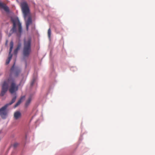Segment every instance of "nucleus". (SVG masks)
Wrapping results in <instances>:
<instances>
[{"mask_svg":"<svg viewBox=\"0 0 155 155\" xmlns=\"http://www.w3.org/2000/svg\"><path fill=\"white\" fill-rule=\"evenodd\" d=\"M31 98L30 97L28 98V100L27 101L25 104V106L26 107H27L30 104L31 101Z\"/></svg>","mask_w":155,"mask_h":155,"instance_id":"9d476101","label":"nucleus"},{"mask_svg":"<svg viewBox=\"0 0 155 155\" xmlns=\"http://www.w3.org/2000/svg\"><path fill=\"white\" fill-rule=\"evenodd\" d=\"M25 97H21L20 99L18 100V102L15 104L14 106V108H15L17 107L18 105H19L21 102V100L24 98Z\"/></svg>","mask_w":155,"mask_h":155,"instance_id":"1a4fd4ad","label":"nucleus"},{"mask_svg":"<svg viewBox=\"0 0 155 155\" xmlns=\"http://www.w3.org/2000/svg\"><path fill=\"white\" fill-rule=\"evenodd\" d=\"M14 116L15 120H18L21 117V114L19 111H16L14 113Z\"/></svg>","mask_w":155,"mask_h":155,"instance_id":"0eeeda50","label":"nucleus"},{"mask_svg":"<svg viewBox=\"0 0 155 155\" xmlns=\"http://www.w3.org/2000/svg\"><path fill=\"white\" fill-rule=\"evenodd\" d=\"M19 50L18 49H17V48H16L14 51V54L15 55H17V54L18 53V50Z\"/></svg>","mask_w":155,"mask_h":155,"instance_id":"f8f14e48","label":"nucleus"},{"mask_svg":"<svg viewBox=\"0 0 155 155\" xmlns=\"http://www.w3.org/2000/svg\"><path fill=\"white\" fill-rule=\"evenodd\" d=\"M16 98V96L15 95L10 103L6 104L0 109V115L2 118L4 119L6 118L7 114V112L6 110V109L9 106L11 105L15 101Z\"/></svg>","mask_w":155,"mask_h":155,"instance_id":"39448f33","label":"nucleus"},{"mask_svg":"<svg viewBox=\"0 0 155 155\" xmlns=\"http://www.w3.org/2000/svg\"><path fill=\"white\" fill-rule=\"evenodd\" d=\"M7 42H8V41H7H7H6V44H7Z\"/></svg>","mask_w":155,"mask_h":155,"instance_id":"f3484780","label":"nucleus"},{"mask_svg":"<svg viewBox=\"0 0 155 155\" xmlns=\"http://www.w3.org/2000/svg\"><path fill=\"white\" fill-rule=\"evenodd\" d=\"M21 72L20 69L15 68L14 65L11 67L9 77L6 81H5L2 84L0 96H3L7 91L8 84H10L9 91L11 94L15 93L18 90V85L16 84L14 78L17 77Z\"/></svg>","mask_w":155,"mask_h":155,"instance_id":"f257e3e1","label":"nucleus"},{"mask_svg":"<svg viewBox=\"0 0 155 155\" xmlns=\"http://www.w3.org/2000/svg\"><path fill=\"white\" fill-rule=\"evenodd\" d=\"M21 44L19 43L18 45L16 48H17V49H18L19 50L21 47Z\"/></svg>","mask_w":155,"mask_h":155,"instance_id":"ddd939ff","label":"nucleus"},{"mask_svg":"<svg viewBox=\"0 0 155 155\" xmlns=\"http://www.w3.org/2000/svg\"><path fill=\"white\" fill-rule=\"evenodd\" d=\"M21 10L25 19L28 17V18L26 22V25H29L32 23V19L30 15V10L28 4L26 2H23L20 4Z\"/></svg>","mask_w":155,"mask_h":155,"instance_id":"7ed1b4c3","label":"nucleus"},{"mask_svg":"<svg viewBox=\"0 0 155 155\" xmlns=\"http://www.w3.org/2000/svg\"><path fill=\"white\" fill-rule=\"evenodd\" d=\"M34 82V80H33V81H32V82L31 83V85H32Z\"/></svg>","mask_w":155,"mask_h":155,"instance_id":"dca6fc26","label":"nucleus"},{"mask_svg":"<svg viewBox=\"0 0 155 155\" xmlns=\"http://www.w3.org/2000/svg\"><path fill=\"white\" fill-rule=\"evenodd\" d=\"M18 143H15L13 144V147L14 148H15L18 146Z\"/></svg>","mask_w":155,"mask_h":155,"instance_id":"4468645a","label":"nucleus"},{"mask_svg":"<svg viewBox=\"0 0 155 155\" xmlns=\"http://www.w3.org/2000/svg\"><path fill=\"white\" fill-rule=\"evenodd\" d=\"M13 45L14 44L13 41H11L10 42V48L9 49L8 56L6 62V64H8L9 63L12 57V55L11 53V52L13 48Z\"/></svg>","mask_w":155,"mask_h":155,"instance_id":"423d86ee","label":"nucleus"},{"mask_svg":"<svg viewBox=\"0 0 155 155\" xmlns=\"http://www.w3.org/2000/svg\"><path fill=\"white\" fill-rule=\"evenodd\" d=\"M11 19L13 24V26L10 31L9 35H11L12 34L15 33H16L18 37H20L22 32L21 23L17 17H12Z\"/></svg>","mask_w":155,"mask_h":155,"instance_id":"f03ea898","label":"nucleus"},{"mask_svg":"<svg viewBox=\"0 0 155 155\" xmlns=\"http://www.w3.org/2000/svg\"><path fill=\"white\" fill-rule=\"evenodd\" d=\"M29 25H26V30L28 31V29Z\"/></svg>","mask_w":155,"mask_h":155,"instance_id":"2eb2a0df","label":"nucleus"},{"mask_svg":"<svg viewBox=\"0 0 155 155\" xmlns=\"http://www.w3.org/2000/svg\"><path fill=\"white\" fill-rule=\"evenodd\" d=\"M31 52V40L30 38L24 40L23 54L24 57H28Z\"/></svg>","mask_w":155,"mask_h":155,"instance_id":"20e7f679","label":"nucleus"},{"mask_svg":"<svg viewBox=\"0 0 155 155\" xmlns=\"http://www.w3.org/2000/svg\"><path fill=\"white\" fill-rule=\"evenodd\" d=\"M51 31L50 28H49L48 30V36L49 38H51Z\"/></svg>","mask_w":155,"mask_h":155,"instance_id":"9b49d317","label":"nucleus"},{"mask_svg":"<svg viewBox=\"0 0 155 155\" xmlns=\"http://www.w3.org/2000/svg\"><path fill=\"white\" fill-rule=\"evenodd\" d=\"M0 7L3 8L7 12H9L8 8L5 4L0 2Z\"/></svg>","mask_w":155,"mask_h":155,"instance_id":"6e6552de","label":"nucleus"}]
</instances>
